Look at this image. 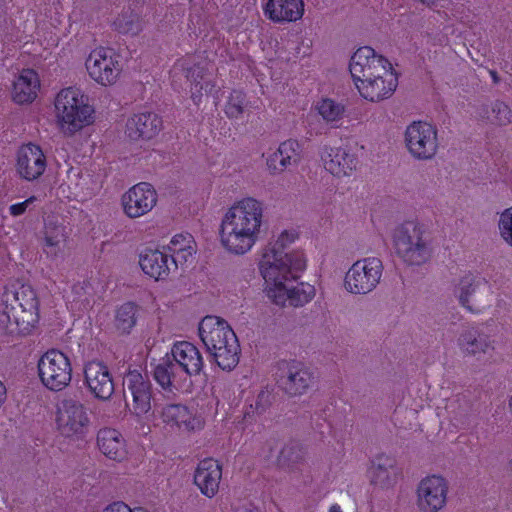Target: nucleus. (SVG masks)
<instances>
[{
    "instance_id": "nucleus-1",
    "label": "nucleus",
    "mask_w": 512,
    "mask_h": 512,
    "mask_svg": "<svg viewBox=\"0 0 512 512\" xmlns=\"http://www.w3.org/2000/svg\"><path fill=\"white\" fill-rule=\"evenodd\" d=\"M307 256L303 250L289 253L266 249L258 262L263 279V292L274 304L285 307H302L316 296V288L308 282L294 284L307 268Z\"/></svg>"
},
{
    "instance_id": "nucleus-2",
    "label": "nucleus",
    "mask_w": 512,
    "mask_h": 512,
    "mask_svg": "<svg viewBox=\"0 0 512 512\" xmlns=\"http://www.w3.org/2000/svg\"><path fill=\"white\" fill-rule=\"evenodd\" d=\"M265 208L261 200L244 196L232 202L223 212L217 239L222 251L233 257L251 253L262 238Z\"/></svg>"
},
{
    "instance_id": "nucleus-3",
    "label": "nucleus",
    "mask_w": 512,
    "mask_h": 512,
    "mask_svg": "<svg viewBox=\"0 0 512 512\" xmlns=\"http://www.w3.org/2000/svg\"><path fill=\"white\" fill-rule=\"evenodd\" d=\"M348 69L359 95L369 102L390 98L398 86L391 61L370 46H361L352 53Z\"/></svg>"
},
{
    "instance_id": "nucleus-4",
    "label": "nucleus",
    "mask_w": 512,
    "mask_h": 512,
    "mask_svg": "<svg viewBox=\"0 0 512 512\" xmlns=\"http://www.w3.org/2000/svg\"><path fill=\"white\" fill-rule=\"evenodd\" d=\"M53 106L57 127L66 137H74L96 122V108L79 87L61 89L54 98Z\"/></svg>"
},
{
    "instance_id": "nucleus-5",
    "label": "nucleus",
    "mask_w": 512,
    "mask_h": 512,
    "mask_svg": "<svg viewBox=\"0 0 512 512\" xmlns=\"http://www.w3.org/2000/svg\"><path fill=\"white\" fill-rule=\"evenodd\" d=\"M198 331L201 341L219 367L231 370L238 364V338L225 319L214 315L205 316L199 323Z\"/></svg>"
},
{
    "instance_id": "nucleus-6",
    "label": "nucleus",
    "mask_w": 512,
    "mask_h": 512,
    "mask_svg": "<svg viewBox=\"0 0 512 512\" xmlns=\"http://www.w3.org/2000/svg\"><path fill=\"white\" fill-rule=\"evenodd\" d=\"M14 304L0 305V332L5 335H29L40 319L39 300L29 285H21L14 294Z\"/></svg>"
},
{
    "instance_id": "nucleus-7",
    "label": "nucleus",
    "mask_w": 512,
    "mask_h": 512,
    "mask_svg": "<svg viewBox=\"0 0 512 512\" xmlns=\"http://www.w3.org/2000/svg\"><path fill=\"white\" fill-rule=\"evenodd\" d=\"M393 246L396 255L409 266H421L429 261L431 248L426 229L418 221H405L393 232Z\"/></svg>"
},
{
    "instance_id": "nucleus-8",
    "label": "nucleus",
    "mask_w": 512,
    "mask_h": 512,
    "mask_svg": "<svg viewBox=\"0 0 512 512\" xmlns=\"http://www.w3.org/2000/svg\"><path fill=\"white\" fill-rule=\"evenodd\" d=\"M84 68L88 78L102 88L117 85L123 75L120 55L106 46H97L90 50L85 58Z\"/></svg>"
},
{
    "instance_id": "nucleus-9",
    "label": "nucleus",
    "mask_w": 512,
    "mask_h": 512,
    "mask_svg": "<svg viewBox=\"0 0 512 512\" xmlns=\"http://www.w3.org/2000/svg\"><path fill=\"white\" fill-rule=\"evenodd\" d=\"M37 376L47 391L62 392L69 388L73 381L72 360L61 350L49 349L38 359Z\"/></svg>"
},
{
    "instance_id": "nucleus-10",
    "label": "nucleus",
    "mask_w": 512,
    "mask_h": 512,
    "mask_svg": "<svg viewBox=\"0 0 512 512\" xmlns=\"http://www.w3.org/2000/svg\"><path fill=\"white\" fill-rule=\"evenodd\" d=\"M124 385L131 395L128 410L138 422V430L143 434L151 432L152 386L146 376L138 370H129L124 377Z\"/></svg>"
},
{
    "instance_id": "nucleus-11",
    "label": "nucleus",
    "mask_w": 512,
    "mask_h": 512,
    "mask_svg": "<svg viewBox=\"0 0 512 512\" xmlns=\"http://www.w3.org/2000/svg\"><path fill=\"white\" fill-rule=\"evenodd\" d=\"M88 406L75 398L62 399L56 408L55 425L65 438L79 440L85 437L91 427Z\"/></svg>"
},
{
    "instance_id": "nucleus-12",
    "label": "nucleus",
    "mask_w": 512,
    "mask_h": 512,
    "mask_svg": "<svg viewBox=\"0 0 512 512\" xmlns=\"http://www.w3.org/2000/svg\"><path fill=\"white\" fill-rule=\"evenodd\" d=\"M404 145L408 154L417 161L433 160L438 154L440 143L438 130L427 121H414L404 131Z\"/></svg>"
},
{
    "instance_id": "nucleus-13",
    "label": "nucleus",
    "mask_w": 512,
    "mask_h": 512,
    "mask_svg": "<svg viewBox=\"0 0 512 512\" xmlns=\"http://www.w3.org/2000/svg\"><path fill=\"white\" fill-rule=\"evenodd\" d=\"M383 264L379 258L367 257L355 261L345 272L343 289L352 295H366L380 283Z\"/></svg>"
},
{
    "instance_id": "nucleus-14",
    "label": "nucleus",
    "mask_w": 512,
    "mask_h": 512,
    "mask_svg": "<svg viewBox=\"0 0 512 512\" xmlns=\"http://www.w3.org/2000/svg\"><path fill=\"white\" fill-rule=\"evenodd\" d=\"M416 507L419 512H441L449 501V481L439 473L422 477L415 488Z\"/></svg>"
},
{
    "instance_id": "nucleus-15",
    "label": "nucleus",
    "mask_w": 512,
    "mask_h": 512,
    "mask_svg": "<svg viewBox=\"0 0 512 512\" xmlns=\"http://www.w3.org/2000/svg\"><path fill=\"white\" fill-rule=\"evenodd\" d=\"M157 204V190L148 182L136 183L120 196L122 213L131 220H136L148 215Z\"/></svg>"
},
{
    "instance_id": "nucleus-16",
    "label": "nucleus",
    "mask_w": 512,
    "mask_h": 512,
    "mask_svg": "<svg viewBox=\"0 0 512 512\" xmlns=\"http://www.w3.org/2000/svg\"><path fill=\"white\" fill-rule=\"evenodd\" d=\"M457 345L464 357L483 363L492 359L496 350V340L482 326L465 328L458 337Z\"/></svg>"
},
{
    "instance_id": "nucleus-17",
    "label": "nucleus",
    "mask_w": 512,
    "mask_h": 512,
    "mask_svg": "<svg viewBox=\"0 0 512 512\" xmlns=\"http://www.w3.org/2000/svg\"><path fill=\"white\" fill-rule=\"evenodd\" d=\"M158 416L166 427L183 433L200 432L206 425L203 412L183 404H166L158 410Z\"/></svg>"
},
{
    "instance_id": "nucleus-18",
    "label": "nucleus",
    "mask_w": 512,
    "mask_h": 512,
    "mask_svg": "<svg viewBox=\"0 0 512 512\" xmlns=\"http://www.w3.org/2000/svg\"><path fill=\"white\" fill-rule=\"evenodd\" d=\"M324 170L337 179L349 178L358 169V157L348 145L325 146L320 155Z\"/></svg>"
},
{
    "instance_id": "nucleus-19",
    "label": "nucleus",
    "mask_w": 512,
    "mask_h": 512,
    "mask_svg": "<svg viewBox=\"0 0 512 512\" xmlns=\"http://www.w3.org/2000/svg\"><path fill=\"white\" fill-rule=\"evenodd\" d=\"M84 385L89 393L101 401L109 400L115 387L109 367L102 361L90 360L83 366Z\"/></svg>"
},
{
    "instance_id": "nucleus-20",
    "label": "nucleus",
    "mask_w": 512,
    "mask_h": 512,
    "mask_svg": "<svg viewBox=\"0 0 512 512\" xmlns=\"http://www.w3.org/2000/svg\"><path fill=\"white\" fill-rule=\"evenodd\" d=\"M488 290L483 281L472 275H466L461 278L456 288V297L462 307L470 312L479 313L489 304Z\"/></svg>"
},
{
    "instance_id": "nucleus-21",
    "label": "nucleus",
    "mask_w": 512,
    "mask_h": 512,
    "mask_svg": "<svg viewBox=\"0 0 512 512\" xmlns=\"http://www.w3.org/2000/svg\"><path fill=\"white\" fill-rule=\"evenodd\" d=\"M46 165V157L38 145L28 143L18 150L16 171L21 178L27 181L38 179L44 173Z\"/></svg>"
},
{
    "instance_id": "nucleus-22",
    "label": "nucleus",
    "mask_w": 512,
    "mask_h": 512,
    "mask_svg": "<svg viewBox=\"0 0 512 512\" xmlns=\"http://www.w3.org/2000/svg\"><path fill=\"white\" fill-rule=\"evenodd\" d=\"M138 263L142 272L155 281L166 280L174 268L168 253L158 248L143 249L139 254Z\"/></svg>"
},
{
    "instance_id": "nucleus-23",
    "label": "nucleus",
    "mask_w": 512,
    "mask_h": 512,
    "mask_svg": "<svg viewBox=\"0 0 512 512\" xmlns=\"http://www.w3.org/2000/svg\"><path fill=\"white\" fill-rule=\"evenodd\" d=\"M263 13L276 24L294 23L301 20L305 13L304 0H267Z\"/></svg>"
},
{
    "instance_id": "nucleus-24",
    "label": "nucleus",
    "mask_w": 512,
    "mask_h": 512,
    "mask_svg": "<svg viewBox=\"0 0 512 512\" xmlns=\"http://www.w3.org/2000/svg\"><path fill=\"white\" fill-rule=\"evenodd\" d=\"M221 479L222 467L212 458L200 461L194 472V484L202 495L210 499L219 492Z\"/></svg>"
},
{
    "instance_id": "nucleus-25",
    "label": "nucleus",
    "mask_w": 512,
    "mask_h": 512,
    "mask_svg": "<svg viewBox=\"0 0 512 512\" xmlns=\"http://www.w3.org/2000/svg\"><path fill=\"white\" fill-rule=\"evenodd\" d=\"M170 355L172 361L187 375H198L203 367L204 361L199 349L188 341H179L171 347Z\"/></svg>"
},
{
    "instance_id": "nucleus-26",
    "label": "nucleus",
    "mask_w": 512,
    "mask_h": 512,
    "mask_svg": "<svg viewBox=\"0 0 512 512\" xmlns=\"http://www.w3.org/2000/svg\"><path fill=\"white\" fill-rule=\"evenodd\" d=\"M41 82L33 69H22L12 83L11 99L18 105L31 104L38 97Z\"/></svg>"
},
{
    "instance_id": "nucleus-27",
    "label": "nucleus",
    "mask_w": 512,
    "mask_h": 512,
    "mask_svg": "<svg viewBox=\"0 0 512 512\" xmlns=\"http://www.w3.org/2000/svg\"><path fill=\"white\" fill-rule=\"evenodd\" d=\"M162 129L161 118L153 112L134 114L127 120L126 136L132 141L150 140Z\"/></svg>"
},
{
    "instance_id": "nucleus-28",
    "label": "nucleus",
    "mask_w": 512,
    "mask_h": 512,
    "mask_svg": "<svg viewBox=\"0 0 512 512\" xmlns=\"http://www.w3.org/2000/svg\"><path fill=\"white\" fill-rule=\"evenodd\" d=\"M301 159V145L297 140L288 139L279 144L278 148L266 158V168L272 175L284 172Z\"/></svg>"
},
{
    "instance_id": "nucleus-29",
    "label": "nucleus",
    "mask_w": 512,
    "mask_h": 512,
    "mask_svg": "<svg viewBox=\"0 0 512 512\" xmlns=\"http://www.w3.org/2000/svg\"><path fill=\"white\" fill-rule=\"evenodd\" d=\"M181 71L186 72V77L190 81L191 98L195 103H199L204 94L212 91L214 84L202 68L189 67L187 61L181 59L173 65L171 76L174 78Z\"/></svg>"
},
{
    "instance_id": "nucleus-30",
    "label": "nucleus",
    "mask_w": 512,
    "mask_h": 512,
    "mask_svg": "<svg viewBox=\"0 0 512 512\" xmlns=\"http://www.w3.org/2000/svg\"><path fill=\"white\" fill-rule=\"evenodd\" d=\"M165 249L174 264V269L191 264L197 252V244L190 233H177L166 244Z\"/></svg>"
},
{
    "instance_id": "nucleus-31",
    "label": "nucleus",
    "mask_w": 512,
    "mask_h": 512,
    "mask_svg": "<svg viewBox=\"0 0 512 512\" xmlns=\"http://www.w3.org/2000/svg\"><path fill=\"white\" fill-rule=\"evenodd\" d=\"M154 379L169 392L186 390L191 384L187 375L169 358L156 366Z\"/></svg>"
},
{
    "instance_id": "nucleus-32",
    "label": "nucleus",
    "mask_w": 512,
    "mask_h": 512,
    "mask_svg": "<svg viewBox=\"0 0 512 512\" xmlns=\"http://www.w3.org/2000/svg\"><path fill=\"white\" fill-rule=\"evenodd\" d=\"M97 445L101 453L111 460L122 462L128 457L126 439L116 429H101L97 435Z\"/></svg>"
},
{
    "instance_id": "nucleus-33",
    "label": "nucleus",
    "mask_w": 512,
    "mask_h": 512,
    "mask_svg": "<svg viewBox=\"0 0 512 512\" xmlns=\"http://www.w3.org/2000/svg\"><path fill=\"white\" fill-rule=\"evenodd\" d=\"M312 373L302 363H293L289 366L284 389L291 396L304 394L312 383Z\"/></svg>"
},
{
    "instance_id": "nucleus-34",
    "label": "nucleus",
    "mask_w": 512,
    "mask_h": 512,
    "mask_svg": "<svg viewBox=\"0 0 512 512\" xmlns=\"http://www.w3.org/2000/svg\"><path fill=\"white\" fill-rule=\"evenodd\" d=\"M112 27L121 34L136 35L143 29L141 12L131 5L124 6L112 20Z\"/></svg>"
},
{
    "instance_id": "nucleus-35",
    "label": "nucleus",
    "mask_w": 512,
    "mask_h": 512,
    "mask_svg": "<svg viewBox=\"0 0 512 512\" xmlns=\"http://www.w3.org/2000/svg\"><path fill=\"white\" fill-rule=\"evenodd\" d=\"M66 228L63 225L47 224L44 230L43 251L50 257H57L65 248Z\"/></svg>"
},
{
    "instance_id": "nucleus-36",
    "label": "nucleus",
    "mask_w": 512,
    "mask_h": 512,
    "mask_svg": "<svg viewBox=\"0 0 512 512\" xmlns=\"http://www.w3.org/2000/svg\"><path fill=\"white\" fill-rule=\"evenodd\" d=\"M315 109L318 114L327 123H334L339 121L345 112L342 104L335 102L332 99L324 98L317 102Z\"/></svg>"
},
{
    "instance_id": "nucleus-37",
    "label": "nucleus",
    "mask_w": 512,
    "mask_h": 512,
    "mask_svg": "<svg viewBox=\"0 0 512 512\" xmlns=\"http://www.w3.org/2000/svg\"><path fill=\"white\" fill-rule=\"evenodd\" d=\"M248 108L245 95L241 91H232L227 99L224 112L230 119H240Z\"/></svg>"
},
{
    "instance_id": "nucleus-38",
    "label": "nucleus",
    "mask_w": 512,
    "mask_h": 512,
    "mask_svg": "<svg viewBox=\"0 0 512 512\" xmlns=\"http://www.w3.org/2000/svg\"><path fill=\"white\" fill-rule=\"evenodd\" d=\"M488 120L496 126H506L512 122V110L504 102L496 101L492 104Z\"/></svg>"
},
{
    "instance_id": "nucleus-39",
    "label": "nucleus",
    "mask_w": 512,
    "mask_h": 512,
    "mask_svg": "<svg viewBox=\"0 0 512 512\" xmlns=\"http://www.w3.org/2000/svg\"><path fill=\"white\" fill-rule=\"evenodd\" d=\"M135 309L131 304L121 306L116 313V326L118 330L127 333L135 325Z\"/></svg>"
},
{
    "instance_id": "nucleus-40",
    "label": "nucleus",
    "mask_w": 512,
    "mask_h": 512,
    "mask_svg": "<svg viewBox=\"0 0 512 512\" xmlns=\"http://www.w3.org/2000/svg\"><path fill=\"white\" fill-rule=\"evenodd\" d=\"M397 468L394 463H390L387 468L378 465L372 471V480L380 486H389L396 481Z\"/></svg>"
},
{
    "instance_id": "nucleus-41",
    "label": "nucleus",
    "mask_w": 512,
    "mask_h": 512,
    "mask_svg": "<svg viewBox=\"0 0 512 512\" xmlns=\"http://www.w3.org/2000/svg\"><path fill=\"white\" fill-rule=\"evenodd\" d=\"M498 230L501 239L512 247V207L504 209L498 216Z\"/></svg>"
},
{
    "instance_id": "nucleus-42",
    "label": "nucleus",
    "mask_w": 512,
    "mask_h": 512,
    "mask_svg": "<svg viewBox=\"0 0 512 512\" xmlns=\"http://www.w3.org/2000/svg\"><path fill=\"white\" fill-rule=\"evenodd\" d=\"M299 239V233L298 231H296L295 229H285L283 231H281L277 238H276V241L275 243L273 244H269L268 246H266L262 253H264V251L270 247H273L275 248L277 251H281L282 250L280 248H284V247H287L289 245H292L294 244L297 240ZM283 253H285L283 251ZM263 254H261L262 256Z\"/></svg>"
},
{
    "instance_id": "nucleus-43",
    "label": "nucleus",
    "mask_w": 512,
    "mask_h": 512,
    "mask_svg": "<svg viewBox=\"0 0 512 512\" xmlns=\"http://www.w3.org/2000/svg\"><path fill=\"white\" fill-rule=\"evenodd\" d=\"M102 512H148L143 508L131 509L123 502H116L106 507Z\"/></svg>"
},
{
    "instance_id": "nucleus-44",
    "label": "nucleus",
    "mask_w": 512,
    "mask_h": 512,
    "mask_svg": "<svg viewBox=\"0 0 512 512\" xmlns=\"http://www.w3.org/2000/svg\"><path fill=\"white\" fill-rule=\"evenodd\" d=\"M34 201H35V197H30V198L26 199L23 202L13 204L9 208L10 213L13 216H20V215H22L27 210L29 205H31Z\"/></svg>"
},
{
    "instance_id": "nucleus-45",
    "label": "nucleus",
    "mask_w": 512,
    "mask_h": 512,
    "mask_svg": "<svg viewBox=\"0 0 512 512\" xmlns=\"http://www.w3.org/2000/svg\"><path fill=\"white\" fill-rule=\"evenodd\" d=\"M5 397H6V387L0 381V406L3 404Z\"/></svg>"
},
{
    "instance_id": "nucleus-46",
    "label": "nucleus",
    "mask_w": 512,
    "mask_h": 512,
    "mask_svg": "<svg viewBox=\"0 0 512 512\" xmlns=\"http://www.w3.org/2000/svg\"><path fill=\"white\" fill-rule=\"evenodd\" d=\"M328 512H343V510L339 504L335 503L329 507Z\"/></svg>"
},
{
    "instance_id": "nucleus-47",
    "label": "nucleus",
    "mask_w": 512,
    "mask_h": 512,
    "mask_svg": "<svg viewBox=\"0 0 512 512\" xmlns=\"http://www.w3.org/2000/svg\"><path fill=\"white\" fill-rule=\"evenodd\" d=\"M235 512H260V511L256 508H242V509H237Z\"/></svg>"
},
{
    "instance_id": "nucleus-48",
    "label": "nucleus",
    "mask_w": 512,
    "mask_h": 512,
    "mask_svg": "<svg viewBox=\"0 0 512 512\" xmlns=\"http://www.w3.org/2000/svg\"><path fill=\"white\" fill-rule=\"evenodd\" d=\"M509 467L512 470V459L509 461Z\"/></svg>"
},
{
    "instance_id": "nucleus-49",
    "label": "nucleus",
    "mask_w": 512,
    "mask_h": 512,
    "mask_svg": "<svg viewBox=\"0 0 512 512\" xmlns=\"http://www.w3.org/2000/svg\"><path fill=\"white\" fill-rule=\"evenodd\" d=\"M492 78H495V72H491Z\"/></svg>"
}]
</instances>
